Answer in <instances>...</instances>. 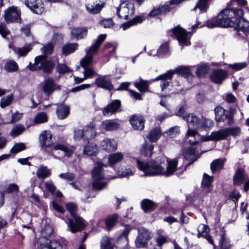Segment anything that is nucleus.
I'll return each mask as SVG.
<instances>
[{
	"label": "nucleus",
	"mask_w": 249,
	"mask_h": 249,
	"mask_svg": "<svg viewBox=\"0 0 249 249\" xmlns=\"http://www.w3.org/2000/svg\"><path fill=\"white\" fill-rule=\"evenodd\" d=\"M134 160L136 162L138 168L147 176L162 175L168 177L178 170L177 159H169L162 155L149 162L142 161L137 159H134Z\"/></svg>",
	"instance_id": "nucleus-1"
},
{
	"label": "nucleus",
	"mask_w": 249,
	"mask_h": 249,
	"mask_svg": "<svg viewBox=\"0 0 249 249\" xmlns=\"http://www.w3.org/2000/svg\"><path fill=\"white\" fill-rule=\"evenodd\" d=\"M53 136L48 130H43L38 136L39 146L41 149L50 153L54 159H60V157L55 154V151L60 150L63 152L65 156L70 157L74 150L72 146L67 144H58L55 145L51 150L49 148L53 144Z\"/></svg>",
	"instance_id": "nucleus-2"
},
{
	"label": "nucleus",
	"mask_w": 249,
	"mask_h": 249,
	"mask_svg": "<svg viewBox=\"0 0 249 249\" xmlns=\"http://www.w3.org/2000/svg\"><path fill=\"white\" fill-rule=\"evenodd\" d=\"M106 37V34L100 35L94 43L86 51V55L81 60L80 65L84 69V79L91 78L98 75L94 69L89 66L92 62L94 55L97 53L100 46Z\"/></svg>",
	"instance_id": "nucleus-3"
},
{
	"label": "nucleus",
	"mask_w": 249,
	"mask_h": 249,
	"mask_svg": "<svg viewBox=\"0 0 249 249\" xmlns=\"http://www.w3.org/2000/svg\"><path fill=\"white\" fill-rule=\"evenodd\" d=\"M53 50V46L52 44L49 43L44 46L41 50L44 54L36 57L35 59L34 64L30 63L28 68L32 71L42 70L46 73H50L53 67L52 62L47 60L46 55L51 54Z\"/></svg>",
	"instance_id": "nucleus-4"
},
{
	"label": "nucleus",
	"mask_w": 249,
	"mask_h": 249,
	"mask_svg": "<svg viewBox=\"0 0 249 249\" xmlns=\"http://www.w3.org/2000/svg\"><path fill=\"white\" fill-rule=\"evenodd\" d=\"M108 166L104 164L102 162L99 161L95 164V166L92 171L93 178V187L97 190H102L106 187L107 183L104 180L106 179L115 178V177L112 176L106 173L107 170L105 168Z\"/></svg>",
	"instance_id": "nucleus-5"
},
{
	"label": "nucleus",
	"mask_w": 249,
	"mask_h": 249,
	"mask_svg": "<svg viewBox=\"0 0 249 249\" xmlns=\"http://www.w3.org/2000/svg\"><path fill=\"white\" fill-rule=\"evenodd\" d=\"M183 119L187 123L188 129L207 130L214 124L213 121L203 117H199L193 114H188L183 116Z\"/></svg>",
	"instance_id": "nucleus-6"
},
{
	"label": "nucleus",
	"mask_w": 249,
	"mask_h": 249,
	"mask_svg": "<svg viewBox=\"0 0 249 249\" xmlns=\"http://www.w3.org/2000/svg\"><path fill=\"white\" fill-rule=\"evenodd\" d=\"M191 66H180L176 68L174 70L168 71L166 73L161 74L157 77L153 81L161 80L160 87L161 90L169 91L170 89H168L169 85L171 82L173 75L175 73H178L181 74L183 77H185L189 73H191L190 68Z\"/></svg>",
	"instance_id": "nucleus-7"
},
{
	"label": "nucleus",
	"mask_w": 249,
	"mask_h": 249,
	"mask_svg": "<svg viewBox=\"0 0 249 249\" xmlns=\"http://www.w3.org/2000/svg\"><path fill=\"white\" fill-rule=\"evenodd\" d=\"M228 10L234 13L232 17L228 16L230 21L233 23V25H228V27H234L239 35L241 34L240 32H242L245 36H248L249 34V22L242 17L243 10L242 9Z\"/></svg>",
	"instance_id": "nucleus-8"
},
{
	"label": "nucleus",
	"mask_w": 249,
	"mask_h": 249,
	"mask_svg": "<svg viewBox=\"0 0 249 249\" xmlns=\"http://www.w3.org/2000/svg\"><path fill=\"white\" fill-rule=\"evenodd\" d=\"M66 207L72 217V218H68V221H66L71 231L75 233L84 229L86 225L85 221L77 215L75 204L73 203H68L66 204Z\"/></svg>",
	"instance_id": "nucleus-9"
},
{
	"label": "nucleus",
	"mask_w": 249,
	"mask_h": 249,
	"mask_svg": "<svg viewBox=\"0 0 249 249\" xmlns=\"http://www.w3.org/2000/svg\"><path fill=\"white\" fill-rule=\"evenodd\" d=\"M234 15L232 11L228 9L221 11L216 17L206 22L205 24L209 28H213L216 27H228V25H233L232 22L230 21L228 16L232 17Z\"/></svg>",
	"instance_id": "nucleus-10"
},
{
	"label": "nucleus",
	"mask_w": 249,
	"mask_h": 249,
	"mask_svg": "<svg viewBox=\"0 0 249 249\" xmlns=\"http://www.w3.org/2000/svg\"><path fill=\"white\" fill-rule=\"evenodd\" d=\"M241 129L238 126L227 128L217 131L212 132L211 138L206 141H219L226 139L229 136L235 137L240 135Z\"/></svg>",
	"instance_id": "nucleus-11"
},
{
	"label": "nucleus",
	"mask_w": 249,
	"mask_h": 249,
	"mask_svg": "<svg viewBox=\"0 0 249 249\" xmlns=\"http://www.w3.org/2000/svg\"><path fill=\"white\" fill-rule=\"evenodd\" d=\"M236 110L234 108H230L229 110H226L221 107H216L214 109L215 120L217 122L227 121L229 125L234 123L233 117Z\"/></svg>",
	"instance_id": "nucleus-12"
},
{
	"label": "nucleus",
	"mask_w": 249,
	"mask_h": 249,
	"mask_svg": "<svg viewBox=\"0 0 249 249\" xmlns=\"http://www.w3.org/2000/svg\"><path fill=\"white\" fill-rule=\"evenodd\" d=\"M134 4L129 1L122 2L117 9V15L120 18L128 19L134 13Z\"/></svg>",
	"instance_id": "nucleus-13"
},
{
	"label": "nucleus",
	"mask_w": 249,
	"mask_h": 249,
	"mask_svg": "<svg viewBox=\"0 0 249 249\" xmlns=\"http://www.w3.org/2000/svg\"><path fill=\"white\" fill-rule=\"evenodd\" d=\"M172 33L177 38L179 43L181 46H188L190 44V38L191 35L184 29L178 25L172 30Z\"/></svg>",
	"instance_id": "nucleus-14"
},
{
	"label": "nucleus",
	"mask_w": 249,
	"mask_h": 249,
	"mask_svg": "<svg viewBox=\"0 0 249 249\" xmlns=\"http://www.w3.org/2000/svg\"><path fill=\"white\" fill-rule=\"evenodd\" d=\"M37 249H62L61 242L58 239L49 241L47 238L40 237L37 242Z\"/></svg>",
	"instance_id": "nucleus-15"
},
{
	"label": "nucleus",
	"mask_w": 249,
	"mask_h": 249,
	"mask_svg": "<svg viewBox=\"0 0 249 249\" xmlns=\"http://www.w3.org/2000/svg\"><path fill=\"white\" fill-rule=\"evenodd\" d=\"M4 18L7 22H18L20 21V11L17 7L12 6L5 11Z\"/></svg>",
	"instance_id": "nucleus-16"
},
{
	"label": "nucleus",
	"mask_w": 249,
	"mask_h": 249,
	"mask_svg": "<svg viewBox=\"0 0 249 249\" xmlns=\"http://www.w3.org/2000/svg\"><path fill=\"white\" fill-rule=\"evenodd\" d=\"M139 234L135 240L136 246L138 248H143L147 244V241L151 238L150 232L143 228L138 229Z\"/></svg>",
	"instance_id": "nucleus-17"
},
{
	"label": "nucleus",
	"mask_w": 249,
	"mask_h": 249,
	"mask_svg": "<svg viewBox=\"0 0 249 249\" xmlns=\"http://www.w3.org/2000/svg\"><path fill=\"white\" fill-rule=\"evenodd\" d=\"M42 89L44 94L49 96L54 90H59L60 89V86L57 85L55 83L53 79L48 78L42 83Z\"/></svg>",
	"instance_id": "nucleus-18"
},
{
	"label": "nucleus",
	"mask_w": 249,
	"mask_h": 249,
	"mask_svg": "<svg viewBox=\"0 0 249 249\" xmlns=\"http://www.w3.org/2000/svg\"><path fill=\"white\" fill-rule=\"evenodd\" d=\"M95 84L99 88L111 90L113 89L110 76L108 75H99L94 82Z\"/></svg>",
	"instance_id": "nucleus-19"
},
{
	"label": "nucleus",
	"mask_w": 249,
	"mask_h": 249,
	"mask_svg": "<svg viewBox=\"0 0 249 249\" xmlns=\"http://www.w3.org/2000/svg\"><path fill=\"white\" fill-rule=\"evenodd\" d=\"M24 4L36 14H41L44 11V4L41 0H25Z\"/></svg>",
	"instance_id": "nucleus-20"
},
{
	"label": "nucleus",
	"mask_w": 249,
	"mask_h": 249,
	"mask_svg": "<svg viewBox=\"0 0 249 249\" xmlns=\"http://www.w3.org/2000/svg\"><path fill=\"white\" fill-rule=\"evenodd\" d=\"M185 138L188 139L187 141L191 145H194L196 144L201 139L203 141H206V140L211 138V135L207 138L204 137H201L195 130L188 129Z\"/></svg>",
	"instance_id": "nucleus-21"
},
{
	"label": "nucleus",
	"mask_w": 249,
	"mask_h": 249,
	"mask_svg": "<svg viewBox=\"0 0 249 249\" xmlns=\"http://www.w3.org/2000/svg\"><path fill=\"white\" fill-rule=\"evenodd\" d=\"M121 107V101L119 100L112 101L110 104L104 107L102 113L104 116H109L117 112Z\"/></svg>",
	"instance_id": "nucleus-22"
},
{
	"label": "nucleus",
	"mask_w": 249,
	"mask_h": 249,
	"mask_svg": "<svg viewBox=\"0 0 249 249\" xmlns=\"http://www.w3.org/2000/svg\"><path fill=\"white\" fill-rule=\"evenodd\" d=\"M132 127L136 130H142L144 127V119L142 115H134L129 120Z\"/></svg>",
	"instance_id": "nucleus-23"
},
{
	"label": "nucleus",
	"mask_w": 249,
	"mask_h": 249,
	"mask_svg": "<svg viewBox=\"0 0 249 249\" xmlns=\"http://www.w3.org/2000/svg\"><path fill=\"white\" fill-rule=\"evenodd\" d=\"M227 75V73L226 71L221 69H218L213 71L210 78L211 80L214 83L221 84L225 79Z\"/></svg>",
	"instance_id": "nucleus-24"
},
{
	"label": "nucleus",
	"mask_w": 249,
	"mask_h": 249,
	"mask_svg": "<svg viewBox=\"0 0 249 249\" xmlns=\"http://www.w3.org/2000/svg\"><path fill=\"white\" fill-rule=\"evenodd\" d=\"M101 148L107 152L115 151L117 148V143L114 139L106 138L101 142Z\"/></svg>",
	"instance_id": "nucleus-25"
},
{
	"label": "nucleus",
	"mask_w": 249,
	"mask_h": 249,
	"mask_svg": "<svg viewBox=\"0 0 249 249\" xmlns=\"http://www.w3.org/2000/svg\"><path fill=\"white\" fill-rule=\"evenodd\" d=\"M124 156L121 152H116L110 154L108 158V163L110 167L114 168L115 166L121 162L124 159Z\"/></svg>",
	"instance_id": "nucleus-26"
},
{
	"label": "nucleus",
	"mask_w": 249,
	"mask_h": 249,
	"mask_svg": "<svg viewBox=\"0 0 249 249\" xmlns=\"http://www.w3.org/2000/svg\"><path fill=\"white\" fill-rule=\"evenodd\" d=\"M41 234V237L47 238V237L50 236L53 232V227L52 225L47 222V220H43L40 229Z\"/></svg>",
	"instance_id": "nucleus-27"
},
{
	"label": "nucleus",
	"mask_w": 249,
	"mask_h": 249,
	"mask_svg": "<svg viewBox=\"0 0 249 249\" xmlns=\"http://www.w3.org/2000/svg\"><path fill=\"white\" fill-rule=\"evenodd\" d=\"M183 155L185 159L188 160H191L189 163L186 165V166L184 169V170H185L187 166L193 163L198 158L196 157L197 156L196 150L192 147H189L186 149L183 152Z\"/></svg>",
	"instance_id": "nucleus-28"
},
{
	"label": "nucleus",
	"mask_w": 249,
	"mask_h": 249,
	"mask_svg": "<svg viewBox=\"0 0 249 249\" xmlns=\"http://www.w3.org/2000/svg\"><path fill=\"white\" fill-rule=\"evenodd\" d=\"M45 186L46 189L53 196L57 197H61L62 193L59 190H57L56 187L51 180H48L45 182Z\"/></svg>",
	"instance_id": "nucleus-29"
},
{
	"label": "nucleus",
	"mask_w": 249,
	"mask_h": 249,
	"mask_svg": "<svg viewBox=\"0 0 249 249\" xmlns=\"http://www.w3.org/2000/svg\"><path fill=\"white\" fill-rule=\"evenodd\" d=\"M87 29L85 28H74L71 30V36L76 39L84 38L87 36Z\"/></svg>",
	"instance_id": "nucleus-30"
},
{
	"label": "nucleus",
	"mask_w": 249,
	"mask_h": 249,
	"mask_svg": "<svg viewBox=\"0 0 249 249\" xmlns=\"http://www.w3.org/2000/svg\"><path fill=\"white\" fill-rule=\"evenodd\" d=\"M102 125L107 131L117 130L120 126V124L117 121L113 120H106L103 122Z\"/></svg>",
	"instance_id": "nucleus-31"
},
{
	"label": "nucleus",
	"mask_w": 249,
	"mask_h": 249,
	"mask_svg": "<svg viewBox=\"0 0 249 249\" xmlns=\"http://www.w3.org/2000/svg\"><path fill=\"white\" fill-rule=\"evenodd\" d=\"M70 113L69 107L65 105L59 106L56 109V114L59 119H64L68 116Z\"/></svg>",
	"instance_id": "nucleus-32"
},
{
	"label": "nucleus",
	"mask_w": 249,
	"mask_h": 249,
	"mask_svg": "<svg viewBox=\"0 0 249 249\" xmlns=\"http://www.w3.org/2000/svg\"><path fill=\"white\" fill-rule=\"evenodd\" d=\"M85 128V139L88 140L93 139L96 134V131L93 124L86 126Z\"/></svg>",
	"instance_id": "nucleus-33"
},
{
	"label": "nucleus",
	"mask_w": 249,
	"mask_h": 249,
	"mask_svg": "<svg viewBox=\"0 0 249 249\" xmlns=\"http://www.w3.org/2000/svg\"><path fill=\"white\" fill-rule=\"evenodd\" d=\"M134 86L142 92H145L148 89L149 84L147 81L143 80L141 77L134 82Z\"/></svg>",
	"instance_id": "nucleus-34"
},
{
	"label": "nucleus",
	"mask_w": 249,
	"mask_h": 249,
	"mask_svg": "<svg viewBox=\"0 0 249 249\" xmlns=\"http://www.w3.org/2000/svg\"><path fill=\"white\" fill-rule=\"evenodd\" d=\"M246 178V174L244 169L239 168L234 176V183L236 185L241 184Z\"/></svg>",
	"instance_id": "nucleus-35"
},
{
	"label": "nucleus",
	"mask_w": 249,
	"mask_h": 249,
	"mask_svg": "<svg viewBox=\"0 0 249 249\" xmlns=\"http://www.w3.org/2000/svg\"><path fill=\"white\" fill-rule=\"evenodd\" d=\"M98 151V147L94 143H89L86 145L83 150V153L89 156L94 155Z\"/></svg>",
	"instance_id": "nucleus-36"
},
{
	"label": "nucleus",
	"mask_w": 249,
	"mask_h": 249,
	"mask_svg": "<svg viewBox=\"0 0 249 249\" xmlns=\"http://www.w3.org/2000/svg\"><path fill=\"white\" fill-rule=\"evenodd\" d=\"M78 45L77 43H68L64 45L62 48V53L65 55H69L78 49Z\"/></svg>",
	"instance_id": "nucleus-37"
},
{
	"label": "nucleus",
	"mask_w": 249,
	"mask_h": 249,
	"mask_svg": "<svg viewBox=\"0 0 249 249\" xmlns=\"http://www.w3.org/2000/svg\"><path fill=\"white\" fill-rule=\"evenodd\" d=\"M141 207L144 212L148 213L153 211L155 205L152 201L149 199H144L141 202Z\"/></svg>",
	"instance_id": "nucleus-38"
},
{
	"label": "nucleus",
	"mask_w": 249,
	"mask_h": 249,
	"mask_svg": "<svg viewBox=\"0 0 249 249\" xmlns=\"http://www.w3.org/2000/svg\"><path fill=\"white\" fill-rule=\"evenodd\" d=\"M161 136V131L158 127H156L150 131L148 138L149 141L152 142H157Z\"/></svg>",
	"instance_id": "nucleus-39"
},
{
	"label": "nucleus",
	"mask_w": 249,
	"mask_h": 249,
	"mask_svg": "<svg viewBox=\"0 0 249 249\" xmlns=\"http://www.w3.org/2000/svg\"><path fill=\"white\" fill-rule=\"evenodd\" d=\"M170 54L168 44L166 42L160 45L157 50L156 54L160 57H163Z\"/></svg>",
	"instance_id": "nucleus-40"
},
{
	"label": "nucleus",
	"mask_w": 249,
	"mask_h": 249,
	"mask_svg": "<svg viewBox=\"0 0 249 249\" xmlns=\"http://www.w3.org/2000/svg\"><path fill=\"white\" fill-rule=\"evenodd\" d=\"M51 175V171L46 166L40 167L36 171V175L40 179H45Z\"/></svg>",
	"instance_id": "nucleus-41"
},
{
	"label": "nucleus",
	"mask_w": 249,
	"mask_h": 249,
	"mask_svg": "<svg viewBox=\"0 0 249 249\" xmlns=\"http://www.w3.org/2000/svg\"><path fill=\"white\" fill-rule=\"evenodd\" d=\"M224 165V160L220 159L213 160L211 164V169L213 173L222 169Z\"/></svg>",
	"instance_id": "nucleus-42"
},
{
	"label": "nucleus",
	"mask_w": 249,
	"mask_h": 249,
	"mask_svg": "<svg viewBox=\"0 0 249 249\" xmlns=\"http://www.w3.org/2000/svg\"><path fill=\"white\" fill-rule=\"evenodd\" d=\"M104 6V4L88 5L86 6V9L89 13L91 14H97L100 12Z\"/></svg>",
	"instance_id": "nucleus-43"
},
{
	"label": "nucleus",
	"mask_w": 249,
	"mask_h": 249,
	"mask_svg": "<svg viewBox=\"0 0 249 249\" xmlns=\"http://www.w3.org/2000/svg\"><path fill=\"white\" fill-rule=\"evenodd\" d=\"M118 218V216L116 214L111 215L106 218V224L109 231L115 226Z\"/></svg>",
	"instance_id": "nucleus-44"
},
{
	"label": "nucleus",
	"mask_w": 249,
	"mask_h": 249,
	"mask_svg": "<svg viewBox=\"0 0 249 249\" xmlns=\"http://www.w3.org/2000/svg\"><path fill=\"white\" fill-rule=\"evenodd\" d=\"M153 148L154 147L152 144L145 142L141 147V152L145 156L150 157L152 154Z\"/></svg>",
	"instance_id": "nucleus-45"
},
{
	"label": "nucleus",
	"mask_w": 249,
	"mask_h": 249,
	"mask_svg": "<svg viewBox=\"0 0 249 249\" xmlns=\"http://www.w3.org/2000/svg\"><path fill=\"white\" fill-rule=\"evenodd\" d=\"M13 50L18 56H24L31 50V47L30 45H28L21 48L15 47L13 48Z\"/></svg>",
	"instance_id": "nucleus-46"
},
{
	"label": "nucleus",
	"mask_w": 249,
	"mask_h": 249,
	"mask_svg": "<svg viewBox=\"0 0 249 249\" xmlns=\"http://www.w3.org/2000/svg\"><path fill=\"white\" fill-rule=\"evenodd\" d=\"M4 70L8 72H13L18 71V64L14 60H9L7 61L4 66Z\"/></svg>",
	"instance_id": "nucleus-47"
},
{
	"label": "nucleus",
	"mask_w": 249,
	"mask_h": 249,
	"mask_svg": "<svg viewBox=\"0 0 249 249\" xmlns=\"http://www.w3.org/2000/svg\"><path fill=\"white\" fill-rule=\"evenodd\" d=\"M210 69L209 65L207 64H203L199 65L196 71V74L199 77H203L208 72Z\"/></svg>",
	"instance_id": "nucleus-48"
},
{
	"label": "nucleus",
	"mask_w": 249,
	"mask_h": 249,
	"mask_svg": "<svg viewBox=\"0 0 249 249\" xmlns=\"http://www.w3.org/2000/svg\"><path fill=\"white\" fill-rule=\"evenodd\" d=\"M25 129V127L22 124H18L14 125L12 128L10 135L12 137H16L20 135Z\"/></svg>",
	"instance_id": "nucleus-49"
},
{
	"label": "nucleus",
	"mask_w": 249,
	"mask_h": 249,
	"mask_svg": "<svg viewBox=\"0 0 249 249\" xmlns=\"http://www.w3.org/2000/svg\"><path fill=\"white\" fill-rule=\"evenodd\" d=\"M48 117L46 113L44 112L37 113L34 118V123L35 124H41L46 122Z\"/></svg>",
	"instance_id": "nucleus-50"
},
{
	"label": "nucleus",
	"mask_w": 249,
	"mask_h": 249,
	"mask_svg": "<svg viewBox=\"0 0 249 249\" xmlns=\"http://www.w3.org/2000/svg\"><path fill=\"white\" fill-rule=\"evenodd\" d=\"M220 249H230L231 244L229 239L225 237V234H221V238L219 240Z\"/></svg>",
	"instance_id": "nucleus-51"
},
{
	"label": "nucleus",
	"mask_w": 249,
	"mask_h": 249,
	"mask_svg": "<svg viewBox=\"0 0 249 249\" xmlns=\"http://www.w3.org/2000/svg\"><path fill=\"white\" fill-rule=\"evenodd\" d=\"M14 100L12 94L8 95L6 96L2 97L0 101V107L1 108H4L9 106Z\"/></svg>",
	"instance_id": "nucleus-52"
},
{
	"label": "nucleus",
	"mask_w": 249,
	"mask_h": 249,
	"mask_svg": "<svg viewBox=\"0 0 249 249\" xmlns=\"http://www.w3.org/2000/svg\"><path fill=\"white\" fill-rule=\"evenodd\" d=\"M246 4L247 1L245 0H231V4L232 7L227 9H241V7L245 6Z\"/></svg>",
	"instance_id": "nucleus-53"
},
{
	"label": "nucleus",
	"mask_w": 249,
	"mask_h": 249,
	"mask_svg": "<svg viewBox=\"0 0 249 249\" xmlns=\"http://www.w3.org/2000/svg\"><path fill=\"white\" fill-rule=\"evenodd\" d=\"M114 245L111 243L110 240L107 237L103 238L101 241L102 249H113Z\"/></svg>",
	"instance_id": "nucleus-54"
},
{
	"label": "nucleus",
	"mask_w": 249,
	"mask_h": 249,
	"mask_svg": "<svg viewBox=\"0 0 249 249\" xmlns=\"http://www.w3.org/2000/svg\"><path fill=\"white\" fill-rule=\"evenodd\" d=\"M118 175L121 177H125L133 175L131 167H126L124 169L122 168L118 171Z\"/></svg>",
	"instance_id": "nucleus-55"
},
{
	"label": "nucleus",
	"mask_w": 249,
	"mask_h": 249,
	"mask_svg": "<svg viewBox=\"0 0 249 249\" xmlns=\"http://www.w3.org/2000/svg\"><path fill=\"white\" fill-rule=\"evenodd\" d=\"M213 180V177L210 176L208 174L204 173L203 176V178L201 182V187L208 186H212V182Z\"/></svg>",
	"instance_id": "nucleus-56"
},
{
	"label": "nucleus",
	"mask_w": 249,
	"mask_h": 249,
	"mask_svg": "<svg viewBox=\"0 0 249 249\" xmlns=\"http://www.w3.org/2000/svg\"><path fill=\"white\" fill-rule=\"evenodd\" d=\"M99 24L104 28H111L114 25V22L112 18H105L99 22Z\"/></svg>",
	"instance_id": "nucleus-57"
},
{
	"label": "nucleus",
	"mask_w": 249,
	"mask_h": 249,
	"mask_svg": "<svg viewBox=\"0 0 249 249\" xmlns=\"http://www.w3.org/2000/svg\"><path fill=\"white\" fill-rule=\"evenodd\" d=\"M73 138L75 140H80L82 138L85 139V128L83 129L76 128L74 130Z\"/></svg>",
	"instance_id": "nucleus-58"
},
{
	"label": "nucleus",
	"mask_w": 249,
	"mask_h": 249,
	"mask_svg": "<svg viewBox=\"0 0 249 249\" xmlns=\"http://www.w3.org/2000/svg\"><path fill=\"white\" fill-rule=\"evenodd\" d=\"M25 149V144L23 143L16 144L11 149L10 152L13 154H17Z\"/></svg>",
	"instance_id": "nucleus-59"
},
{
	"label": "nucleus",
	"mask_w": 249,
	"mask_h": 249,
	"mask_svg": "<svg viewBox=\"0 0 249 249\" xmlns=\"http://www.w3.org/2000/svg\"><path fill=\"white\" fill-rule=\"evenodd\" d=\"M56 70L60 74L72 71V70L64 64H59L57 65Z\"/></svg>",
	"instance_id": "nucleus-60"
},
{
	"label": "nucleus",
	"mask_w": 249,
	"mask_h": 249,
	"mask_svg": "<svg viewBox=\"0 0 249 249\" xmlns=\"http://www.w3.org/2000/svg\"><path fill=\"white\" fill-rule=\"evenodd\" d=\"M58 176L60 178L64 179L68 181H71L73 180L75 178L74 174L70 172L61 173Z\"/></svg>",
	"instance_id": "nucleus-61"
},
{
	"label": "nucleus",
	"mask_w": 249,
	"mask_h": 249,
	"mask_svg": "<svg viewBox=\"0 0 249 249\" xmlns=\"http://www.w3.org/2000/svg\"><path fill=\"white\" fill-rule=\"evenodd\" d=\"M117 47V45L115 43H108L105 46L106 50H107V52L110 54L113 53Z\"/></svg>",
	"instance_id": "nucleus-62"
},
{
	"label": "nucleus",
	"mask_w": 249,
	"mask_h": 249,
	"mask_svg": "<svg viewBox=\"0 0 249 249\" xmlns=\"http://www.w3.org/2000/svg\"><path fill=\"white\" fill-rule=\"evenodd\" d=\"M23 113L18 111L13 113L11 116V119L10 122L11 124H14L20 120L23 117Z\"/></svg>",
	"instance_id": "nucleus-63"
},
{
	"label": "nucleus",
	"mask_w": 249,
	"mask_h": 249,
	"mask_svg": "<svg viewBox=\"0 0 249 249\" xmlns=\"http://www.w3.org/2000/svg\"><path fill=\"white\" fill-rule=\"evenodd\" d=\"M10 34V31L7 28L4 23H0V34L1 36L5 38L6 36Z\"/></svg>",
	"instance_id": "nucleus-64"
}]
</instances>
